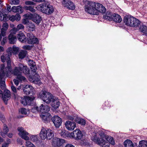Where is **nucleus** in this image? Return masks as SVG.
<instances>
[{
    "mask_svg": "<svg viewBox=\"0 0 147 147\" xmlns=\"http://www.w3.org/2000/svg\"><path fill=\"white\" fill-rule=\"evenodd\" d=\"M19 0H11L10 3L11 5H17L19 4Z\"/></svg>",
    "mask_w": 147,
    "mask_h": 147,
    "instance_id": "53",
    "label": "nucleus"
},
{
    "mask_svg": "<svg viewBox=\"0 0 147 147\" xmlns=\"http://www.w3.org/2000/svg\"><path fill=\"white\" fill-rule=\"evenodd\" d=\"M133 17L129 16H125L123 21L125 24L127 26H131L132 24V22L133 21Z\"/></svg>",
    "mask_w": 147,
    "mask_h": 147,
    "instance_id": "19",
    "label": "nucleus"
},
{
    "mask_svg": "<svg viewBox=\"0 0 147 147\" xmlns=\"http://www.w3.org/2000/svg\"><path fill=\"white\" fill-rule=\"evenodd\" d=\"M41 17L36 13H34L33 18V21L37 24H39L41 20Z\"/></svg>",
    "mask_w": 147,
    "mask_h": 147,
    "instance_id": "28",
    "label": "nucleus"
},
{
    "mask_svg": "<svg viewBox=\"0 0 147 147\" xmlns=\"http://www.w3.org/2000/svg\"><path fill=\"white\" fill-rule=\"evenodd\" d=\"M27 30L29 32H32L35 30L36 27L34 24L31 22H28L26 26Z\"/></svg>",
    "mask_w": 147,
    "mask_h": 147,
    "instance_id": "22",
    "label": "nucleus"
},
{
    "mask_svg": "<svg viewBox=\"0 0 147 147\" xmlns=\"http://www.w3.org/2000/svg\"><path fill=\"white\" fill-rule=\"evenodd\" d=\"M28 64L30 67H31L32 66H34L36 65V64L34 62V61L32 60H29L28 61Z\"/></svg>",
    "mask_w": 147,
    "mask_h": 147,
    "instance_id": "59",
    "label": "nucleus"
},
{
    "mask_svg": "<svg viewBox=\"0 0 147 147\" xmlns=\"http://www.w3.org/2000/svg\"><path fill=\"white\" fill-rule=\"evenodd\" d=\"M18 130L19 132L18 134L22 139L26 140H29V134L24 128L22 127H19Z\"/></svg>",
    "mask_w": 147,
    "mask_h": 147,
    "instance_id": "8",
    "label": "nucleus"
},
{
    "mask_svg": "<svg viewBox=\"0 0 147 147\" xmlns=\"http://www.w3.org/2000/svg\"><path fill=\"white\" fill-rule=\"evenodd\" d=\"M32 48V46L28 45H24L22 47V49L27 50H30Z\"/></svg>",
    "mask_w": 147,
    "mask_h": 147,
    "instance_id": "52",
    "label": "nucleus"
},
{
    "mask_svg": "<svg viewBox=\"0 0 147 147\" xmlns=\"http://www.w3.org/2000/svg\"><path fill=\"white\" fill-rule=\"evenodd\" d=\"M8 24L7 23H4L2 26V28L1 29L6 31L8 29Z\"/></svg>",
    "mask_w": 147,
    "mask_h": 147,
    "instance_id": "45",
    "label": "nucleus"
},
{
    "mask_svg": "<svg viewBox=\"0 0 147 147\" xmlns=\"http://www.w3.org/2000/svg\"><path fill=\"white\" fill-rule=\"evenodd\" d=\"M4 74H0V87L1 89L5 88V87Z\"/></svg>",
    "mask_w": 147,
    "mask_h": 147,
    "instance_id": "27",
    "label": "nucleus"
},
{
    "mask_svg": "<svg viewBox=\"0 0 147 147\" xmlns=\"http://www.w3.org/2000/svg\"><path fill=\"white\" fill-rule=\"evenodd\" d=\"M95 8L97 11V15L99 14V12L104 13L106 11L105 8L101 4L96 3Z\"/></svg>",
    "mask_w": 147,
    "mask_h": 147,
    "instance_id": "20",
    "label": "nucleus"
},
{
    "mask_svg": "<svg viewBox=\"0 0 147 147\" xmlns=\"http://www.w3.org/2000/svg\"><path fill=\"white\" fill-rule=\"evenodd\" d=\"M18 31L16 28H14L11 30L10 34H11L12 35H14V34H16Z\"/></svg>",
    "mask_w": 147,
    "mask_h": 147,
    "instance_id": "56",
    "label": "nucleus"
},
{
    "mask_svg": "<svg viewBox=\"0 0 147 147\" xmlns=\"http://www.w3.org/2000/svg\"><path fill=\"white\" fill-rule=\"evenodd\" d=\"M38 78V74H30L29 76L28 80L32 82L40 85L42 84V82Z\"/></svg>",
    "mask_w": 147,
    "mask_h": 147,
    "instance_id": "10",
    "label": "nucleus"
},
{
    "mask_svg": "<svg viewBox=\"0 0 147 147\" xmlns=\"http://www.w3.org/2000/svg\"><path fill=\"white\" fill-rule=\"evenodd\" d=\"M27 42L29 44H36L38 42V40L32 33H28L27 34Z\"/></svg>",
    "mask_w": 147,
    "mask_h": 147,
    "instance_id": "12",
    "label": "nucleus"
},
{
    "mask_svg": "<svg viewBox=\"0 0 147 147\" xmlns=\"http://www.w3.org/2000/svg\"><path fill=\"white\" fill-rule=\"evenodd\" d=\"M13 82L17 86L18 85L19 82H20L18 79H17V78L16 77L15 79H14L13 80Z\"/></svg>",
    "mask_w": 147,
    "mask_h": 147,
    "instance_id": "60",
    "label": "nucleus"
},
{
    "mask_svg": "<svg viewBox=\"0 0 147 147\" xmlns=\"http://www.w3.org/2000/svg\"><path fill=\"white\" fill-rule=\"evenodd\" d=\"M62 3L63 6L66 7L67 9L72 10L75 9L74 4L70 0H63Z\"/></svg>",
    "mask_w": 147,
    "mask_h": 147,
    "instance_id": "11",
    "label": "nucleus"
},
{
    "mask_svg": "<svg viewBox=\"0 0 147 147\" xmlns=\"http://www.w3.org/2000/svg\"><path fill=\"white\" fill-rule=\"evenodd\" d=\"M7 38L5 37L3 38L2 41L1 42V44L2 45H4L7 41Z\"/></svg>",
    "mask_w": 147,
    "mask_h": 147,
    "instance_id": "63",
    "label": "nucleus"
},
{
    "mask_svg": "<svg viewBox=\"0 0 147 147\" xmlns=\"http://www.w3.org/2000/svg\"><path fill=\"white\" fill-rule=\"evenodd\" d=\"M19 112L22 114L26 115L27 114V110L24 108H21L19 110Z\"/></svg>",
    "mask_w": 147,
    "mask_h": 147,
    "instance_id": "46",
    "label": "nucleus"
},
{
    "mask_svg": "<svg viewBox=\"0 0 147 147\" xmlns=\"http://www.w3.org/2000/svg\"><path fill=\"white\" fill-rule=\"evenodd\" d=\"M17 37L18 40L22 42H25L27 41L25 36L22 32H19L17 34Z\"/></svg>",
    "mask_w": 147,
    "mask_h": 147,
    "instance_id": "24",
    "label": "nucleus"
},
{
    "mask_svg": "<svg viewBox=\"0 0 147 147\" xmlns=\"http://www.w3.org/2000/svg\"><path fill=\"white\" fill-rule=\"evenodd\" d=\"M139 147H147V141L142 140L140 141Z\"/></svg>",
    "mask_w": 147,
    "mask_h": 147,
    "instance_id": "42",
    "label": "nucleus"
},
{
    "mask_svg": "<svg viewBox=\"0 0 147 147\" xmlns=\"http://www.w3.org/2000/svg\"><path fill=\"white\" fill-rule=\"evenodd\" d=\"M11 88L12 91L14 93H16L17 92V89L13 85H12L11 86Z\"/></svg>",
    "mask_w": 147,
    "mask_h": 147,
    "instance_id": "62",
    "label": "nucleus"
},
{
    "mask_svg": "<svg viewBox=\"0 0 147 147\" xmlns=\"http://www.w3.org/2000/svg\"><path fill=\"white\" fill-rule=\"evenodd\" d=\"M19 49V48L13 46V53L14 54H17L18 52Z\"/></svg>",
    "mask_w": 147,
    "mask_h": 147,
    "instance_id": "48",
    "label": "nucleus"
},
{
    "mask_svg": "<svg viewBox=\"0 0 147 147\" xmlns=\"http://www.w3.org/2000/svg\"><path fill=\"white\" fill-rule=\"evenodd\" d=\"M98 134H96L92 137V140L96 144L100 145V147H109L110 144L104 138H99L98 136Z\"/></svg>",
    "mask_w": 147,
    "mask_h": 147,
    "instance_id": "4",
    "label": "nucleus"
},
{
    "mask_svg": "<svg viewBox=\"0 0 147 147\" xmlns=\"http://www.w3.org/2000/svg\"><path fill=\"white\" fill-rule=\"evenodd\" d=\"M125 147H134V144L132 141L129 140H127L124 142Z\"/></svg>",
    "mask_w": 147,
    "mask_h": 147,
    "instance_id": "33",
    "label": "nucleus"
},
{
    "mask_svg": "<svg viewBox=\"0 0 147 147\" xmlns=\"http://www.w3.org/2000/svg\"><path fill=\"white\" fill-rule=\"evenodd\" d=\"M20 68L21 73H23L24 74H29V69L26 66H24L22 64H20L19 65Z\"/></svg>",
    "mask_w": 147,
    "mask_h": 147,
    "instance_id": "25",
    "label": "nucleus"
},
{
    "mask_svg": "<svg viewBox=\"0 0 147 147\" xmlns=\"http://www.w3.org/2000/svg\"><path fill=\"white\" fill-rule=\"evenodd\" d=\"M26 146L27 147H35L33 144H32L30 142L28 141L26 142Z\"/></svg>",
    "mask_w": 147,
    "mask_h": 147,
    "instance_id": "55",
    "label": "nucleus"
},
{
    "mask_svg": "<svg viewBox=\"0 0 147 147\" xmlns=\"http://www.w3.org/2000/svg\"><path fill=\"white\" fill-rule=\"evenodd\" d=\"M12 10L14 12H17L21 13L23 12V10L21 6H13L12 7Z\"/></svg>",
    "mask_w": 147,
    "mask_h": 147,
    "instance_id": "31",
    "label": "nucleus"
},
{
    "mask_svg": "<svg viewBox=\"0 0 147 147\" xmlns=\"http://www.w3.org/2000/svg\"><path fill=\"white\" fill-rule=\"evenodd\" d=\"M20 100L22 104H23L24 105H27L26 96H24V98H21V99Z\"/></svg>",
    "mask_w": 147,
    "mask_h": 147,
    "instance_id": "47",
    "label": "nucleus"
},
{
    "mask_svg": "<svg viewBox=\"0 0 147 147\" xmlns=\"http://www.w3.org/2000/svg\"><path fill=\"white\" fill-rule=\"evenodd\" d=\"M31 140L34 142H36L38 140V138L37 136H32L31 137Z\"/></svg>",
    "mask_w": 147,
    "mask_h": 147,
    "instance_id": "58",
    "label": "nucleus"
},
{
    "mask_svg": "<svg viewBox=\"0 0 147 147\" xmlns=\"http://www.w3.org/2000/svg\"><path fill=\"white\" fill-rule=\"evenodd\" d=\"M32 70L33 71V72H34L36 71V65L34 66H32L30 67Z\"/></svg>",
    "mask_w": 147,
    "mask_h": 147,
    "instance_id": "64",
    "label": "nucleus"
},
{
    "mask_svg": "<svg viewBox=\"0 0 147 147\" xmlns=\"http://www.w3.org/2000/svg\"><path fill=\"white\" fill-rule=\"evenodd\" d=\"M55 126L56 127H59L61 125L62 120L57 115L53 117L51 119Z\"/></svg>",
    "mask_w": 147,
    "mask_h": 147,
    "instance_id": "15",
    "label": "nucleus"
},
{
    "mask_svg": "<svg viewBox=\"0 0 147 147\" xmlns=\"http://www.w3.org/2000/svg\"><path fill=\"white\" fill-rule=\"evenodd\" d=\"M103 18L105 19L110 21L113 20L117 23H120L122 21V18L119 15L116 13L113 14L109 12H107L106 15L103 16Z\"/></svg>",
    "mask_w": 147,
    "mask_h": 147,
    "instance_id": "6",
    "label": "nucleus"
},
{
    "mask_svg": "<svg viewBox=\"0 0 147 147\" xmlns=\"http://www.w3.org/2000/svg\"><path fill=\"white\" fill-rule=\"evenodd\" d=\"M9 43L10 44H14L16 43L17 40V38L15 35H13L10 34L8 37Z\"/></svg>",
    "mask_w": 147,
    "mask_h": 147,
    "instance_id": "26",
    "label": "nucleus"
},
{
    "mask_svg": "<svg viewBox=\"0 0 147 147\" xmlns=\"http://www.w3.org/2000/svg\"><path fill=\"white\" fill-rule=\"evenodd\" d=\"M27 54V51L24 50H21L19 53V57L20 59H23L26 57Z\"/></svg>",
    "mask_w": 147,
    "mask_h": 147,
    "instance_id": "36",
    "label": "nucleus"
},
{
    "mask_svg": "<svg viewBox=\"0 0 147 147\" xmlns=\"http://www.w3.org/2000/svg\"><path fill=\"white\" fill-rule=\"evenodd\" d=\"M65 141L64 140L57 138H55L53 139L52 144L54 146H60L64 143Z\"/></svg>",
    "mask_w": 147,
    "mask_h": 147,
    "instance_id": "16",
    "label": "nucleus"
},
{
    "mask_svg": "<svg viewBox=\"0 0 147 147\" xmlns=\"http://www.w3.org/2000/svg\"><path fill=\"white\" fill-rule=\"evenodd\" d=\"M99 135L100 136V138H104L105 139L106 137H107L104 134V133L103 132H101V133H98Z\"/></svg>",
    "mask_w": 147,
    "mask_h": 147,
    "instance_id": "61",
    "label": "nucleus"
},
{
    "mask_svg": "<svg viewBox=\"0 0 147 147\" xmlns=\"http://www.w3.org/2000/svg\"><path fill=\"white\" fill-rule=\"evenodd\" d=\"M39 97L47 104L52 102L55 98L50 92L45 90H42L39 93Z\"/></svg>",
    "mask_w": 147,
    "mask_h": 147,
    "instance_id": "3",
    "label": "nucleus"
},
{
    "mask_svg": "<svg viewBox=\"0 0 147 147\" xmlns=\"http://www.w3.org/2000/svg\"><path fill=\"white\" fill-rule=\"evenodd\" d=\"M133 21L132 22L131 27H133L135 28H137L140 25V22L138 19L133 17Z\"/></svg>",
    "mask_w": 147,
    "mask_h": 147,
    "instance_id": "32",
    "label": "nucleus"
},
{
    "mask_svg": "<svg viewBox=\"0 0 147 147\" xmlns=\"http://www.w3.org/2000/svg\"><path fill=\"white\" fill-rule=\"evenodd\" d=\"M9 129L6 125L4 124L3 128V132H0V135H1L3 137L5 138V135L7 133Z\"/></svg>",
    "mask_w": 147,
    "mask_h": 147,
    "instance_id": "35",
    "label": "nucleus"
},
{
    "mask_svg": "<svg viewBox=\"0 0 147 147\" xmlns=\"http://www.w3.org/2000/svg\"><path fill=\"white\" fill-rule=\"evenodd\" d=\"M9 20L13 22L15 20L18 21L20 20L21 16L19 14H17L15 16L12 15L11 16H9Z\"/></svg>",
    "mask_w": 147,
    "mask_h": 147,
    "instance_id": "29",
    "label": "nucleus"
},
{
    "mask_svg": "<svg viewBox=\"0 0 147 147\" xmlns=\"http://www.w3.org/2000/svg\"><path fill=\"white\" fill-rule=\"evenodd\" d=\"M34 99L35 98L33 96L31 97L26 96L27 105H30Z\"/></svg>",
    "mask_w": 147,
    "mask_h": 147,
    "instance_id": "40",
    "label": "nucleus"
},
{
    "mask_svg": "<svg viewBox=\"0 0 147 147\" xmlns=\"http://www.w3.org/2000/svg\"><path fill=\"white\" fill-rule=\"evenodd\" d=\"M5 9H2L0 11V20L1 21H6L7 20L8 18L5 13Z\"/></svg>",
    "mask_w": 147,
    "mask_h": 147,
    "instance_id": "23",
    "label": "nucleus"
},
{
    "mask_svg": "<svg viewBox=\"0 0 147 147\" xmlns=\"http://www.w3.org/2000/svg\"><path fill=\"white\" fill-rule=\"evenodd\" d=\"M59 133L62 137L65 138L67 136L65 131L64 130H62L59 131Z\"/></svg>",
    "mask_w": 147,
    "mask_h": 147,
    "instance_id": "49",
    "label": "nucleus"
},
{
    "mask_svg": "<svg viewBox=\"0 0 147 147\" xmlns=\"http://www.w3.org/2000/svg\"><path fill=\"white\" fill-rule=\"evenodd\" d=\"M60 102L57 98L55 97L51 103V106L54 109H56L59 107Z\"/></svg>",
    "mask_w": 147,
    "mask_h": 147,
    "instance_id": "30",
    "label": "nucleus"
},
{
    "mask_svg": "<svg viewBox=\"0 0 147 147\" xmlns=\"http://www.w3.org/2000/svg\"><path fill=\"white\" fill-rule=\"evenodd\" d=\"M34 7L31 6L25 5L24 7V8L26 10H28L34 13L36 11V10L34 9Z\"/></svg>",
    "mask_w": 147,
    "mask_h": 147,
    "instance_id": "37",
    "label": "nucleus"
},
{
    "mask_svg": "<svg viewBox=\"0 0 147 147\" xmlns=\"http://www.w3.org/2000/svg\"><path fill=\"white\" fill-rule=\"evenodd\" d=\"M139 31L144 34L147 36V26L144 25H141L139 28Z\"/></svg>",
    "mask_w": 147,
    "mask_h": 147,
    "instance_id": "34",
    "label": "nucleus"
},
{
    "mask_svg": "<svg viewBox=\"0 0 147 147\" xmlns=\"http://www.w3.org/2000/svg\"><path fill=\"white\" fill-rule=\"evenodd\" d=\"M83 2L85 5V9L86 12L90 14L97 15V11L95 8L96 3L87 0H83Z\"/></svg>",
    "mask_w": 147,
    "mask_h": 147,
    "instance_id": "2",
    "label": "nucleus"
},
{
    "mask_svg": "<svg viewBox=\"0 0 147 147\" xmlns=\"http://www.w3.org/2000/svg\"><path fill=\"white\" fill-rule=\"evenodd\" d=\"M65 127L68 130L72 131L74 130L76 127V124L74 122H72L69 121H66L65 123Z\"/></svg>",
    "mask_w": 147,
    "mask_h": 147,
    "instance_id": "17",
    "label": "nucleus"
},
{
    "mask_svg": "<svg viewBox=\"0 0 147 147\" xmlns=\"http://www.w3.org/2000/svg\"><path fill=\"white\" fill-rule=\"evenodd\" d=\"M16 78L20 82H25L27 80L25 77L22 75L21 74H18Z\"/></svg>",
    "mask_w": 147,
    "mask_h": 147,
    "instance_id": "39",
    "label": "nucleus"
},
{
    "mask_svg": "<svg viewBox=\"0 0 147 147\" xmlns=\"http://www.w3.org/2000/svg\"><path fill=\"white\" fill-rule=\"evenodd\" d=\"M13 48L9 47L8 49L7 52L6 53L7 54H8V55H9L10 56H11L12 55V53H13Z\"/></svg>",
    "mask_w": 147,
    "mask_h": 147,
    "instance_id": "54",
    "label": "nucleus"
},
{
    "mask_svg": "<svg viewBox=\"0 0 147 147\" xmlns=\"http://www.w3.org/2000/svg\"><path fill=\"white\" fill-rule=\"evenodd\" d=\"M22 89L25 94L29 95L31 93L33 92L34 89L32 86L29 85H26L23 86Z\"/></svg>",
    "mask_w": 147,
    "mask_h": 147,
    "instance_id": "14",
    "label": "nucleus"
},
{
    "mask_svg": "<svg viewBox=\"0 0 147 147\" xmlns=\"http://www.w3.org/2000/svg\"><path fill=\"white\" fill-rule=\"evenodd\" d=\"M6 35V31L1 30V33H0V41L2 39V37H5Z\"/></svg>",
    "mask_w": 147,
    "mask_h": 147,
    "instance_id": "44",
    "label": "nucleus"
},
{
    "mask_svg": "<svg viewBox=\"0 0 147 147\" xmlns=\"http://www.w3.org/2000/svg\"><path fill=\"white\" fill-rule=\"evenodd\" d=\"M34 108L38 111L42 113H48L50 111V108L47 105L44 106L42 104H41L39 107H36Z\"/></svg>",
    "mask_w": 147,
    "mask_h": 147,
    "instance_id": "13",
    "label": "nucleus"
},
{
    "mask_svg": "<svg viewBox=\"0 0 147 147\" xmlns=\"http://www.w3.org/2000/svg\"><path fill=\"white\" fill-rule=\"evenodd\" d=\"M40 116L43 121L45 123L49 121L51 117V115L49 113H42L40 115Z\"/></svg>",
    "mask_w": 147,
    "mask_h": 147,
    "instance_id": "18",
    "label": "nucleus"
},
{
    "mask_svg": "<svg viewBox=\"0 0 147 147\" xmlns=\"http://www.w3.org/2000/svg\"><path fill=\"white\" fill-rule=\"evenodd\" d=\"M39 8L42 12L47 15L51 14L54 11V9L53 6L48 2L40 4L39 5Z\"/></svg>",
    "mask_w": 147,
    "mask_h": 147,
    "instance_id": "5",
    "label": "nucleus"
},
{
    "mask_svg": "<svg viewBox=\"0 0 147 147\" xmlns=\"http://www.w3.org/2000/svg\"><path fill=\"white\" fill-rule=\"evenodd\" d=\"M34 15V14H32L31 13H30L26 14L24 15V17L27 19L30 20L32 19V20Z\"/></svg>",
    "mask_w": 147,
    "mask_h": 147,
    "instance_id": "43",
    "label": "nucleus"
},
{
    "mask_svg": "<svg viewBox=\"0 0 147 147\" xmlns=\"http://www.w3.org/2000/svg\"><path fill=\"white\" fill-rule=\"evenodd\" d=\"M24 26L22 24H19L18 25L17 28H16L18 31L21 29H24Z\"/></svg>",
    "mask_w": 147,
    "mask_h": 147,
    "instance_id": "57",
    "label": "nucleus"
},
{
    "mask_svg": "<svg viewBox=\"0 0 147 147\" xmlns=\"http://www.w3.org/2000/svg\"><path fill=\"white\" fill-rule=\"evenodd\" d=\"M10 91L8 90H5L3 94L2 95V98L4 102H6L10 99Z\"/></svg>",
    "mask_w": 147,
    "mask_h": 147,
    "instance_id": "21",
    "label": "nucleus"
},
{
    "mask_svg": "<svg viewBox=\"0 0 147 147\" xmlns=\"http://www.w3.org/2000/svg\"><path fill=\"white\" fill-rule=\"evenodd\" d=\"M69 136L76 140L81 139L83 136L81 131L79 129H76L71 132L69 135Z\"/></svg>",
    "mask_w": 147,
    "mask_h": 147,
    "instance_id": "9",
    "label": "nucleus"
},
{
    "mask_svg": "<svg viewBox=\"0 0 147 147\" xmlns=\"http://www.w3.org/2000/svg\"><path fill=\"white\" fill-rule=\"evenodd\" d=\"M75 121L76 123L82 125H84L86 124L85 120L78 117L76 118Z\"/></svg>",
    "mask_w": 147,
    "mask_h": 147,
    "instance_id": "38",
    "label": "nucleus"
},
{
    "mask_svg": "<svg viewBox=\"0 0 147 147\" xmlns=\"http://www.w3.org/2000/svg\"><path fill=\"white\" fill-rule=\"evenodd\" d=\"M19 73H21L20 68V67H15L13 71V74H18Z\"/></svg>",
    "mask_w": 147,
    "mask_h": 147,
    "instance_id": "50",
    "label": "nucleus"
},
{
    "mask_svg": "<svg viewBox=\"0 0 147 147\" xmlns=\"http://www.w3.org/2000/svg\"><path fill=\"white\" fill-rule=\"evenodd\" d=\"M40 137L43 140L46 138L50 139L54 136L53 131L48 129L42 128L40 134Z\"/></svg>",
    "mask_w": 147,
    "mask_h": 147,
    "instance_id": "7",
    "label": "nucleus"
},
{
    "mask_svg": "<svg viewBox=\"0 0 147 147\" xmlns=\"http://www.w3.org/2000/svg\"><path fill=\"white\" fill-rule=\"evenodd\" d=\"M10 56L7 53H3L1 57L2 61L4 62L6 61L7 63V67L5 68V65L3 64L0 66V74H8L11 72V61L10 59Z\"/></svg>",
    "mask_w": 147,
    "mask_h": 147,
    "instance_id": "1",
    "label": "nucleus"
},
{
    "mask_svg": "<svg viewBox=\"0 0 147 147\" xmlns=\"http://www.w3.org/2000/svg\"><path fill=\"white\" fill-rule=\"evenodd\" d=\"M25 4L27 5L31 6L34 5L35 3L33 1H27L25 2Z\"/></svg>",
    "mask_w": 147,
    "mask_h": 147,
    "instance_id": "51",
    "label": "nucleus"
},
{
    "mask_svg": "<svg viewBox=\"0 0 147 147\" xmlns=\"http://www.w3.org/2000/svg\"><path fill=\"white\" fill-rule=\"evenodd\" d=\"M105 139L107 140L109 143H110L112 145H113L115 144V142L113 138L111 136H107L105 138Z\"/></svg>",
    "mask_w": 147,
    "mask_h": 147,
    "instance_id": "41",
    "label": "nucleus"
}]
</instances>
